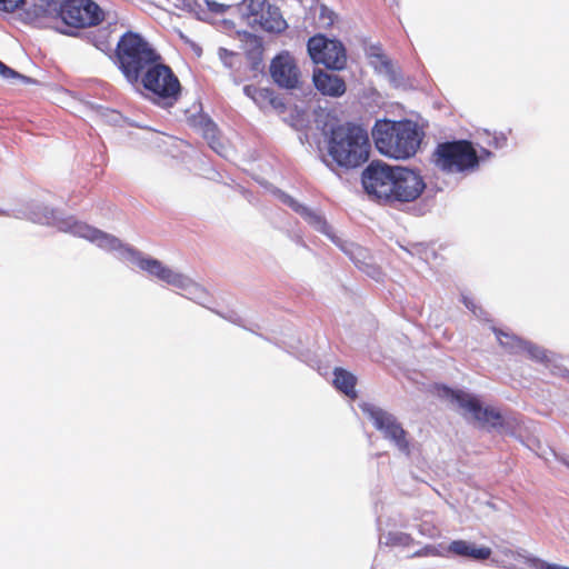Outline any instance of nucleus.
Here are the masks:
<instances>
[{"label":"nucleus","instance_id":"2f4dec72","mask_svg":"<svg viewBox=\"0 0 569 569\" xmlns=\"http://www.w3.org/2000/svg\"><path fill=\"white\" fill-rule=\"evenodd\" d=\"M383 66L388 69L391 67V62L383 56H381Z\"/></svg>","mask_w":569,"mask_h":569},{"label":"nucleus","instance_id":"72a5a7b5","mask_svg":"<svg viewBox=\"0 0 569 569\" xmlns=\"http://www.w3.org/2000/svg\"><path fill=\"white\" fill-rule=\"evenodd\" d=\"M258 2L263 3V0H258Z\"/></svg>","mask_w":569,"mask_h":569},{"label":"nucleus","instance_id":"20e7f679","mask_svg":"<svg viewBox=\"0 0 569 569\" xmlns=\"http://www.w3.org/2000/svg\"><path fill=\"white\" fill-rule=\"evenodd\" d=\"M372 136L378 151L393 159H408L415 156L422 140V132L410 120L378 121Z\"/></svg>","mask_w":569,"mask_h":569},{"label":"nucleus","instance_id":"f3484780","mask_svg":"<svg viewBox=\"0 0 569 569\" xmlns=\"http://www.w3.org/2000/svg\"><path fill=\"white\" fill-rule=\"evenodd\" d=\"M500 346L509 353L519 355L523 340L513 335L503 332L502 330H495Z\"/></svg>","mask_w":569,"mask_h":569},{"label":"nucleus","instance_id":"473e14b6","mask_svg":"<svg viewBox=\"0 0 569 569\" xmlns=\"http://www.w3.org/2000/svg\"><path fill=\"white\" fill-rule=\"evenodd\" d=\"M252 4H258V0H250Z\"/></svg>","mask_w":569,"mask_h":569},{"label":"nucleus","instance_id":"393cba45","mask_svg":"<svg viewBox=\"0 0 569 569\" xmlns=\"http://www.w3.org/2000/svg\"><path fill=\"white\" fill-rule=\"evenodd\" d=\"M262 53L263 48L261 44H258L253 50L248 52V57L253 60L252 68L258 70L260 64L262 63Z\"/></svg>","mask_w":569,"mask_h":569},{"label":"nucleus","instance_id":"bb28decb","mask_svg":"<svg viewBox=\"0 0 569 569\" xmlns=\"http://www.w3.org/2000/svg\"><path fill=\"white\" fill-rule=\"evenodd\" d=\"M0 76L3 78H21V76L12 70L11 68L7 67L3 62L0 61Z\"/></svg>","mask_w":569,"mask_h":569},{"label":"nucleus","instance_id":"7c9ffc66","mask_svg":"<svg viewBox=\"0 0 569 569\" xmlns=\"http://www.w3.org/2000/svg\"><path fill=\"white\" fill-rule=\"evenodd\" d=\"M427 550H428V548H426L425 550H419V551L413 553V557H420V556L428 555Z\"/></svg>","mask_w":569,"mask_h":569},{"label":"nucleus","instance_id":"423d86ee","mask_svg":"<svg viewBox=\"0 0 569 569\" xmlns=\"http://www.w3.org/2000/svg\"><path fill=\"white\" fill-rule=\"evenodd\" d=\"M144 96L161 108L173 107L181 97V83L172 69L158 60L140 77Z\"/></svg>","mask_w":569,"mask_h":569},{"label":"nucleus","instance_id":"5701e85b","mask_svg":"<svg viewBox=\"0 0 569 569\" xmlns=\"http://www.w3.org/2000/svg\"><path fill=\"white\" fill-rule=\"evenodd\" d=\"M289 204L296 212H298L300 216L305 217L306 219H309L310 221L320 219L318 216H316L313 212H311L307 207L299 204L295 200H290Z\"/></svg>","mask_w":569,"mask_h":569},{"label":"nucleus","instance_id":"f8f14e48","mask_svg":"<svg viewBox=\"0 0 569 569\" xmlns=\"http://www.w3.org/2000/svg\"><path fill=\"white\" fill-rule=\"evenodd\" d=\"M272 80L281 88L295 89L300 82V71L293 57L284 51L276 56L270 63Z\"/></svg>","mask_w":569,"mask_h":569},{"label":"nucleus","instance_id":"2eb2a0df","mask_svg":"<svg viewBox=\"0 0 569 569\" xmlns=\"http://www.w3.org/2000/svg\"><path fill=\"white\" fill-rule=\"evenodd\" d=\"M448 550L457 556L475 560H487L491 556V549L489 547H477L475 543H470L466 540L452 541Z\"/></svg>","mask_w":569,"mask_h":569},{"label":"nucleus","instance_id":"c756f323","mask_svg":"<svg viewBox=\"0 0 569 569\" xmlns=\"http://www.w3.org/2000/svg\"><path fill=\"white\" fill-rule=\"evenodd\" d=\"M537 568L538 569H569V567L548 563V562H545L541 560H537Z\"/></svg>","mask_w":569,"mask_h":569},{"label":"nucleus","instance_id":"0eeeda50","mask_svg":"<svg viewBox=\"0 0 569 569\" xmlns=\"http://www.w3.org/2000/svg\"><path fill=\"white\" fill-rule=\"evenodd\" d=\"M432 157L436 167L447 173L473 171L480 160L472 142L463 139L439 143Z\"/></svg>","mask_w":569,"mask_h":569},{"label":"nucleus","instance_id":"6ab92c4d","mask_svg":"<svg viewBox=\"0 0 569 569\" xmlns=\"http://www.w3.org/2000/svg\"><path fill=\"white\" fill-rule=\"evenodd\" d=\"M386 543L391 547H409L413 543V538L406 532H389Z\"/></svg>","mask_w":569,"mask_h":569},{"label":"nucleus","instance_id":"c85d7f7f","mask_svg":"<svg viewBox=\"0 0 569 569\" xmlns=\"http://www.w3.org/2000/svg\"><path fill=\"white\" fill-rule=\"evenodd\" d=\"M537 568L538 569H569V567L548 563V562H545L541 560H537Z\"/></svg>","mask_w":569,"mask_h":569},{"label":"nucleus","instance_id":"9b49d317","mask_svg":"<svg viewBox=\"0 0 569 569\" xmlns=\"http://www.w3.org/2000/svg\"><path fill=\"white\" fill-rule=\"evenodd\" d=\"M246 7L247 16L252 18L253 23H257L263 31L269 33H281L287 28V21L282 17L280 9L271 4L269 0H263V3L252 4L250 0H242Z\"/></svg>","mask_w":569,"mask_h":569},{"label":"nucleus","instance_id":"7ed1b4c3","mask_svg":"<svg viewBox=\"0 0 569 569\" xmlns=\"http://www.w3.org/2000/svg\"><path fill=\"white\" fill-rule=\"evenodd\" d=\"M323 132L327 137L328 154L342 168H357L367 162L370 156V140L366 129L361 126L345 122L336 123Z\"/></svg>","mask_w":569,"mask_h":569},{"label":"nucleus","instance_id":"b1692460","mask_svg":"<svg viewBox=\"0 0 569 569\" xmlns=\"http://www.w3.org/2000/svg\"><path fill=\"white\" fill-rule=\"evenodd\" d=\"M24 2L26 0H0V11L13 12Z\"/></svg>","mask_w":569,"mask_h":569},{"label":"nucleus","instance_id":"ddd939ff","mask_svg":"<svg viewBox=\"0 0 569 569\" xmlns=\"http://www.w3.org/2000/svg\"><path fill=\"white\" fill-rule=\"evenodd\" d=\"M138 266L150 273L151 276H154L159 280L176 287L178 289H187L191 284H193L192 280L188 278L187 276L176 272L171 270L170 268L162 264L161 261L153 259V258H142L138 261Z\"/></svg>","mask_w":569,"mask_h":569},{"label":"nucleus","instance_id":"a211bd4d","mask_svg":"<svg viewBox=\"0 0 569 569\" xmlns=\"http://www.w3.org/2000/svg\"><path fill=\"white\" fill-rule=\"evenodd\" d=\"M203 137L208 140L209 146L219 154L224 156V146L220 139V132L217 126L209 121L203 129Z\"/></svg>","mask_w":569,"mask_h":569},{"label":"nucleus","instance_id":"f03ea898","mask_svg":"<svg viewBox=\"0 0 569 569\" xmlns=\"http://www.w3.org/2000/svg\"><path fill=\"white\" fill-rule=\"evenodd\" d=\"M26 17L31 22L60 20L68 27L82 29L101 23L104 12L93 0H31Z\"/></svg>","mask_w":569,"mask_h":569},{"label":"nucleus","instance_id":"39448f33","mask_svg":"<svg viewBox=\"0 0 569 569\" xmlns=\"http://www.w3.org/2000/svg\"><path fill=\"white\" fill-rule=\"evenodd\" d=\"M116 56L124 78L134 84L142 73L162 57L139 33L126 32L117 44Z\"/></svg>","mask_w":569,"mask_h":569},{"label":"nucleus","instance_id":"4be33fe9","mask_svg":"<svg viewBox=\"0 0 569 569\" xmlns=\"http://www.w3.org/2000/svg\"><path fill=\"white\" fill-rule=\"evenodd\" d=\"M246 96L250 97L254 101H259V99H267L272 96V91L269 89H261L254 86H246L243 88Z\"/></svg>","mask_w":569,"mask_h":569},{"label":"nucleus","instance_id":"6e6552de","mask_svg":"<svg viewBox=\"0 0 569 569\" xmlns=\"http://www.w3.org/2000/svg\"><path fill=\"white\" fill-rule=\"evenodd\" d=\"M440 391L441 397L456 403L466 413H470L481 427L498 429L503 426V417L500 411L492 407L483 408L477 397L461 390H452L448 387H442Z\"/></svg>","mask_w":569,"mask_h":569},{"label":"nucleus","instance_id":"f257e3e1","mask_svg":"<svg viewBox=\"0 0 569 569\" xmlns=\"http://www.w3.org/2000/svg\"><path fill=\"white\" fill-rule=\"evenodd\" d=\"M362 184L369 196L389 206L413 202L426 189L418 171L381 162H371L363 170Z\"/></svg>","mask_w":569,"mask_h":569},{"label":"nucleus","instance_id":"1a4fd4ad","mask_svg":"<svg viewBox=\"0 0 569 569\" xmlns=\"http://www.w3.org/2000/svg\"><path fill=\"white\" fill-rule=\"evenodd\" d=\"M307 49L316 64H323L332 70H342L347 66V51L339 40L318 33L309 38Z\"/></svg>","mask_w":569,"mask_h":569},{"label":"nucleus","instance_id":"aec40b11","mask_svg":"<svg viewBox=\"0 0 569 569\" xmlns=\"http://www.w3.org/2000/svg\"><path fill=\"white\" fill-rule=\"evenodd\" d=\"M520 353H523L528 358L539 361V362H543L547 360V355H546L545 350L540 349L539 347H537L532 343L526 342V341L522 342Z\"/></svg>","mask_w":569,"mask_h":569},{"label":"nucleus","instance_id":"a878e982","mask_svg":"<svg viewBox=\"0 0 569 569\" xmlns=\"http://www.w3.org/2000/svg\"><path fill=\"white\" fill-rule=\"evenodd\" d=\"M206 2H207V7H208L209 11H211L213 13H224L229 8V6L218 3L217 1H213V0H207Z\"/></svg>","mask_w":569,"mask_h":569},{"label":"nucleus","instance_id":"cd10ccee","mask_svg":"<svg viewBox=\"0 0 569 569\" xmlns=\"http://www.w3.org/2000/svg\"><path fill=\"white\" fill-rule=\"evenodd\" d=\"M537 568L538 569H569V567L548 563V562H545L541 560H537Z\"/></svg>","mask_w":569,"mask_h":569},{"label":"nucleus","instance_id":"9d476101","mask_svg":"<svg viewBox=\"0 0 569 569\" xmlns=\"http://www.w3.org/2000/svg\"><path fill=\"white\" fill-rule=\"evenodd\" d=\"M361 408L372 420L373 426L383 433L385 438L395 442L401 452L406 455L410 453V442L407 440V431L393 415L372 405H365Z\"/></svg>","mask_w":569,"mask_h":569},{"label":"nucleus","instance_id":"412c9836","mask_svg":"<svg viewBox=\"0 0 569 569\" xmlns=\"http://www.w3.org/2000/svg\"><path fill=\"white\" fill-rule=\"evenodd\" d=\"M84 229L86 232L82 236L90 239L91 241H99L100 244L104 242L112 244L116 241L114 238H110L108 234L103 233L98 229H93L90 227H84Z\"/></svg>","mask_w":569,"mask_h":569},{"label":"nucleus","instance_id":"4468645a","mask_svg":"<svg viewBox=\"0 0 569 569\" xmlns=\"http://www.w3.org/2000/svg\"><path fill=\"white\" fill-rule=\"evenodd\" d=\"M316 88L325 96L341 97L346 92V82L337 74H330L323 70L313 73Z\"/></svg>","mask_w":569,"mask_h":569},{"label":"nucleus","instance_id":"dca6fc26","mask_svg":"<svg viewBox=\"0 0 569 569\" xmlns=\"http://www.w3.org/2000/svg\"><path fill=\"white\" fill-rule=\"evenodd\" d=\"M335 379L333 383L335 387L343 392L346 396L356 399L357 392H356V383L357 378L349 371L342 368H336L333 371Z\"/></svg>","mask_w":569,"mask_h":569}]
</instances>
